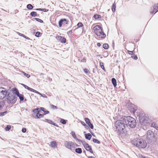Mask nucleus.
I'll list each match as a JSON object with an SVG mask.
<instances>
[{"label":"nucleus","mask_w":158,"mask_h":158,"mask_svg":"<svg viewBox=\"0 0 158 158\" xmlns=\"http://www.w3.org/2000/svg\"><path fill=\"white\" fill-rule=\"evenodd\" d=\"M28 90H29L31 91H32V92H33L34 91V89H33L32 88H31L29 87L28 88V89H27Z\"/></svg>","instance_id":"obj_50"},{"label":"nucleus","mask_w":158,"mask_h":158,"mask_svg":"<svg viewBox=\"0 0 158 158\" xmlns=\"http://www.w3.org/2000/svg\"><path fill=\"white\" fill-rule=\"evenodd\" d=\"M58 38L59 39L61 43H64L66 42V39L65 38L60 36H58Z\"/></svg>","instance_id":"obj_16"},{"label":"nucleus","mask_w":158,"mask_h":158,"mask_svg":"<svg viewBox=\"0 0 158 158\" xmlns=\"http://www.w3.org/2000/svg\"><path fill=\"white\" fill-rule=\"evenodd\" d=\"M75 152L77 153L81 154L82 152V150L81 148H78L75 149Z\"/></svg>","instance_id":"obj_20"},{"label":"nucleus","mask_w":158,"mask_h":158,"mask_svg":"<svg viewBox=\"0 0 158 158\" xmlns=\"http://www.w3.org/2000/svg\"><path fill=\"white\" fill-rule=\"evenodd\" d=\"M116 9V4L114 2L112 6V10L113 12H114L115 11Z\"/></svg>","instance_id":"obj_25"},{"label":"nucleus","mask_w":158,"mask_h":158,"mask_svg":"<svg viewBox=\"0 0 158 158\" xmlns=\"http://www.w3.org/2000/svg\"><path fill=\"white\" fill-rule=\"evenodd\" d=\"M139 120L140 124L146 126L148 124V118L143 112L139 114Z\"/></svg>","instance_id":"obj_6"},{"label":"nucleus","mask_w":158,"mask_h":158,"mask_svg":"<svg viewBox=\"0 0 158 158\" xmlns=\"http://www.w3.org/2000/svg\"><path fill=\"white\" fill-rule=\"evenodd\" d=\"M35 19L38 22H40V23H42L43 22V21L41 19H39V18H35Z\"/></svg>","instance_id":"obj_39"},{"label":"nucleus","mask_w":158,"mask_h":158,"mask_svg":"<svg viewBox=\"0 0 158 158\" xmlns=\"http://www.w3.org/2000/svg\"><path fill=\"white\" fill-rule=\"evenodd\" d=\"M47 122L50 124H52L53 125L55 126H56V127H58V125L57 124L53 123L51 120L48 119Z\"/></svg>","instance_id":"obj_22"},{"label":"nucleus","mask_w":158,"mask_h":158,"mask_svg":"<svg viewBox=\"0 0 158 158\" xmlns=\"http://www.w3.org/2000/svg\"><path fill=\"white\" fill-rule=\"evenodd\" d=\"M30 15L32 17H35L37 16V13L35 12L32 11L31 12L30 14Z\"/></svg>","instance_id":"obj_24"},{"label":"nucleus","mask_w":158,"mask_h":158,"mask_svg":"<svg viewBox=\"0 0 158 158\" xmlns=\"http://www.w3.org/2000/svg\"><path fill=\"white\" fill-rule=\"evenodd\" d=\"M22 73L24 75H25L27 78H29L30 76V75L25 73L24 72H22Z\"/></svg>","instance_id":"obj_40"},{"label":"nucleus","mask_w":158,"mask_h":158,"mask_svg":"<svg viewBox=\"0 0 158 158\" xmlns=\"http://www.w3.org/2000/svg\"><path fill=\"white\" fill-rule=\"evenodd\" d=\"M111 81L113 86L115 87L117 85V82L116 79L114 78H112Z\"/></svg>","instance_id":"obj_17"},{"label":"nucleus","mask_w":158,"mask_h":158,"mask_svg":"<svg viewBox=\"0 0 158 158\" xmlns=\"http://www.w3.org/2000/svg\"><path fill=\"white\" fill-rule=\"evenodd\" d=\"M82 144L87 151H89L91 153H93V152L91 146H89L85 141L82 142Z\"/></svg>","instance_id":"obj_10"},{"label":"nucleus","mask_w":158,"mask_h":158,"mask_svg":"<svg viewBox=\"0 0 158 158\" xmlns=\"http://www.w3.org/2000/svg\"><path fill=\"white\" fill-rule=\"evenodd\" d=\"M84 72L86 73H89V71L88 69H84Z\"/></svg>","instance_id":"obj_43"},{"label":"nucleus","mask_w":158,"mask_h":158,"mask_svg":"<svg viewBox=\"0 0 158 158\" xmlns=\"http://www.w3.org/2000/svg\"><path fill=\"white\" fill-rule=\"evenodd\" d=\"M77 26H78V27H82L83 24L81 23H78L77 24Z\"/></svg>","instance_id":"obj_41"},{"label":"nucleus","mask_w":158,"mask_h":158,"mask_svg":"<svg viewBox=\"0 0 158 158\" xmlns=\"http://www.w3.org/2000/svg\"><path fill=\"white\" fill-rule=\"evenodd\" d=\"M100 65L101 67V68H102V69L103 70H104L105 71V68H104V67L103 65V63L102 62H100Z\"/></svg>","instance_id":"obj_32"},{"label":"nucleus","mask_w":158,"mask_h":158,"mask_svg":"<svg viewBox=\"0 0 158 158\" xmlns=\"http://www.w3.org/2000/svg\"><path fill=\"white\" fill-rule=\"evenodd\" d=\"M15 88H13L12 90L8 92L7 95V99L10 103L14 104L16 102L17 98L16 96L15 93Z\"/></svg>","instance_id":"obj_3"},{"label":"nucleus","mask_w":158,"mask_h":158,"mask_svg":"<svg viewBox=\"0 0 158 158\" xmlns=\"http://www.w3.org/2000/svg\"><path fill=\"white\" fill-rule=\"evenodd\" d=\"M85 138L89 140H90L92 137V135L90 133L85 134Z\"/></svg>","instance_id":"obj_19"},{"label":"nucleus","mask_w":158,"mask_h":158,"mask_svg":"<svg viewBox=\"0 0 158 158\" xmlns=\"http://www.w3.org/2000/svg\"><path fill=\"white\" fill-rule=\"evenodd\" d=\"M81 123L82 125L84 126H85V125H86L85 123L83 121H81Z\"/></svg>","instance_id":"obj_51"},{"label":"nucleus","mask_w":158,"mask_h":158,"mask_svg":"<svg viewBox=\"0 0 158 158\" xmlns=\"http://www.w3.org/2000/svg\"><path fill=\"white\" fill-rule=\"evenodd\" d=\"M66 120L62 118H60V122L63 124H65L66 123Z\"/></svg>","instance_id":"obj_28"},{"label":"nucleus","mask_w":158,"mask_h":158,"mask_svg":"<svg viewBox=\"0 0 158 158\" xmlns=\"http://www.w3.org/2000/svg\"><path fill=\"white\" fill-rule=\"evenodd\" d=\"M88 158H95L93 156H89L88 157Z\"/></svg>","instance_id":"obj_59"},{"label":"nucleus","mask_w":158,"mask_h":158,"mask_svg":"<svg viewBox=\"0 0 158 158\" xmlns=\"http://www.w3.org/2000/svg\"><path fill=\"white\" fill-rule=\"evenodd\" d=\"M38 94H39L41 96H42L43 95L41 93H40L39 92H38Z\"/></svg>","instance_id":"obj_62"},{"label":"nucleus","mask_w":158,"mask_h":158,"mask_svg":"<svg viewBox=\"0 0 158 158\" xmlns=\"http://www.w3.org/2000/svg\"><path fill=\"white\" fill-rule=\"evenodd\" d=\"M97 46L98 47H100L101 46V44L99 43H98L97 44Z\"/></svg>","instance_id":"obj_53"},{"label":"nucleus","mask_w":158,"mask_h":158,"mask_svg":"<svg viewBox=\"0 0 158 158\" xmlns=\"http://www.w3.org/2000/svg\"><path fill=\"white\" fill-rule=\"evenodd\" d=\"M100 16V15L96 14L94 16V18L95 19H99Z\"/></svg>","instance_id":"obj_35"},{"label":"nucleus","mask_w":158,"mask_h":158,"mask_svg":"<svg viewBox=\"0 0 158 158\" xmlns=\"http://www.w3.org/2000/svg\"><path fill=\"white\" fill-rule=\"evenodd\" d=\"M33 92H35V93H36L38 94L39 92H38V91H36L35 90H34Z\"/></svg>","instance_id":"obj_58"},{"label":"nucleus","mask_w":158,"mask_h":158,"mask_svg":"<svg viewBox=\"0 0 158 158\" xmlns=\"http://www.w3.org/2000/svg\"><path fill=\"white\" fill-rule=\"evenodd\" d=\"M114 126L116 129L115 131L117 132L118 135L123 134L124 132L126 125L122 117L120 120L115 122Z\"/></svg>","instance_id":"obj_1"},{"label":"nucleus","mask_w":158,"mask_h":158,"mask_svg":"<svg viewBox=\"0 0 158 158\" xmlns=\"http://www.w3.org/2000/svg\"><path fill=\"white\" fill-rule=\"evenodd\" d=\"M42 8H37L35 9L37 10H40L41 11Z\"/></svg>","instance_id":"obj_55"},{"label":"nucleus","mask_w":158,"mask_h":158,"mask_svg":"<svg viewBox=\"0 0 158 158\" xmlns=\"http://www.w3.org/2000/svg\"><path fill=\"white\" fill-rule=\"evenodd\" d=\"M63 21H64V24H67L68 23V21H67L66 19H61L59 21L58 23L59 26L60 27H61L62 26V24L64 23Z\"/></svg>","instance_id":"obj_15"},{"label":"nucleus","mask_w":158,"mask_h":158,"mask_svg":"<svg viewBox=\"0 0 158 158\" xmlns=\"http://www.w3.org/2000/svg\"><path fill=\"white\" fill-rule=\"evenodd\" d=\"M11 128V126L10 125H7L5 128V130L6 131H9Z\"/></svg>","instance_id":"obj_37"},{"label":"nucleus","mask_w":158,"mask_h":158,"mask_svg":"<svg viewBox=\"0 0 158 158\" xmlns=\"http://www.w3.org/2000/svg\"><path fill=\"white\" fill-rule=\"evenodd\" d=\"M27 7L29 10H31L33 8V6L31 4H28L27 5Z\"/></svg>","instance_id":"obj_26"},{"label":"nucleus","mask_w":158,"mask_h":158,"mask_svg":"<svg viewBox=\"0 0 158 158\" xmlns=\"http://www.w3.org/2000/svg\"><path fill=\"white\" fill-rule=\"evenodd\" d=\"M44 114H41L39 113V112H38L37 113V114L36 115V116L37 118H42L43 117Z\"/></svg>","instance_id":"obj_21"},{"label":"nucleus","mask_w":158,"mask_h":158,"mask_svg":"<svg viewBox=\"0 0 158 158\" xmlns=\"http://www.w3.org/2000/svg\"><path fill=\"white\" fill-rule=\"evenodd\" d=\"M135 111H136V110L135 109H133L132 110H131V111H132L133 113H134L135 112Z\"/></svg>","instance_id":"obj_57"},{"label":"nucleus","mask_w":158,"mask_h":158,"mask_svg":"<svg viewBox=\"0 0 158 158\" xmlns=\"http://www.w3.org/2000/svg\"><path fill=\"white\" fill-rule=\"evenodd\" d=\"M48 10L47 9H45V8L42 9V10H41V11H44V12H47Z\"/></svg>","instance_id":"obj_47"},{"label":"nucleus","mask_w":158,"mask_h":158,"mask_svg":"<svg viewBox=\"0 0 158 158\" xmlns=\"http://www.w3.org/2000/svg\"><path fill=\"white\" fill-rule=\"evenodd\" d=\"M48 120V119H46L44 120H43V121L44 122H47Z\"/></svg>","instance_id":"obj_56"},{"label":"nucleus","mask_w":158,"mask_h":158,"mask_svg":"<svg viewBox=\"0 0 158 158\" xmlns=\"http://www.w3.org/2000/svg\"><path fill=\"white\" fill-rule=\"evenodd\" d=\"M39 108H37L36 109H34L33 110V112L34 113H36V114L38 113V112H39Z\"/></svg>","instance_id":"obj_38"},{"label":"nucleus","mask_w":158,"mask_h":158,"mask_svg":"<svg viewBox=\"0 0 158 158\" xmlns=\"http://www.w3.org/2000/svg\"><path fill=\"white\" fill-rule=\"evenodd\" d=\"M38 94H39L41 96H42L43 95L41 93H40L39 92H38Z\"/></svg>","instance_id":"obj_60"},{"label":"nucleus","mask_w":158,"mask_h":158,"mask_svg":"<svg viewBox=\"0 0 158 158\" xmlns=\"http://www.w3.org/2000/svg\"><path fill=\"white\" fill-rule=\"evenodd\" d=\"M85 120L86 123L88 125L89 127L91 129H93L94 128L93 125L91 123L89 119L88 118H85Z\"/></svg>","instance_id":"obj_14"},{"label":"nucleus","mask_w":158,"mask_h":158,"mask_svg":"<svg viewBox=\"0 0 158 158\" xmlns=\"http://www.w3.org/2000/svg\"><path fill=\"white\" fill-rule=\"evenodd\" d=\"M18 34L20 36H22L23 37H24V38H25V39H29V38L26 36H25V35H24L23 34H22L21 33H20L19 32H18Z\"/></svg>","instance_id":"obj_29"},{"label":"nucleus","mask_w":158,"mask_h":158,"mask_svg":"<svg viewBox=\"0 0 158 158\" xmlns=\"http://www.w3.org/2000/svg\"><path fill=\"white\" fill-rule=\"evenodd\" d=\"M71 134L74 139L75 138H76L77 137L76 135L75 134V132L74 131H72L71 132Z\"/></svg>","instance_id":"obj_34"},{"label":"nucleus","mask_w":158,"mask_h":158,"mask_svg":"<svg viewBox=\"0 0 158 158\" xmlns=\"http://www.w3.org/2000/svg\"><path fill=\"white\" fill-rule=\"evenodd\" d=\"M7 113V112H6V111L0 112V116H3L5 114H6Z\"/></svg>","instance_id":"obj_36"},{"label":"nucleus","mask_w":158,"mask_h":158,"mask_svg":"<svg viewBox=\"0 0 158 158\" xmlns=\"http://www.w3.org/2000/svg\"><path fill=\"white\" fill-rule=\"evenodd\" d=\"M38 94H39L41 96H42L43 95L41 93H40L39 92H38Z\"/></svg>","instance_id":"obj_63"},{"label":"nucleus","mask_w":158,"mask_h":158,"mask_svg":"<svg viewBox=\"0 0 158 158\" xmlns=\"http://www.w3.org/2000/svg\"><path fill=\"white\" fill-rule=\"evenodd\" d=\"M22 131L23 132L25 133L26 131V129L25 128H22Z\"/></svg>","instance_id":"obj_49"},{"label":"nucleus","mask_w":158,"mask_h":158,"mask_svg":"<svg viewBox=\"0 0 158 158\" xmlns=\"http://www.w3.org/2000/svg\"><path fill=\"white\" fill-rule=\"evenodd\" d=\"M132 142L134 145L139 148H145L147 145L145 140L140 139H135L132 141Z\"/></svg>","instance_id":"obj_4"},{"label":"nucleus","mask_w":158,"mask_h":158,"mask_svg":"<svg viewBox=\"0 0 158 158\" xmlns=\"http://www.w3.org/2000/svg\"><path fill=\"white\" fill-rule=\"evenodd\" d=\"M149 125L151 127H153L156 130H158V125L157 124L151 120H150V122H149Z\"/></svg>","instance_id":"obj_13"},{"label":"nucleus","mask_w":158,"mask_h":158,"mask_svg":"<svg viewBox=\"0 0 158 158\" xmlns=\"http://www.w3.org/2000/svg\"><path fill=\"white\" fill-rule=\"evenodd\" d=\"M95 33L99 38H103L106 37V34L102 31V29L100 26L97 25L93 28Z\"/></svg>","instance_id":"obj_5"},{"label":"nucleus","mask_w":158,"mask_h":158,"mask_svg":"<svg viewBox=\"0 0 158 158\" xmlns=\"http://www.w3.org/2000/svg\"><path fill=\"white\" fill-rule=\"evenodd\" d=\"M133 51H130L128 50V53L129 54L131 55H132L133 54Z\"/></svg>","instance_id":"obj_46"},{"label":"nucleus","mask_w":158,"mask_h":158,"mask_svg":"<svg viewBox=\"0 0 158 158\" xmlns=\"http://www.w3.org/2000/svg\"><path fill=\"white\" fill-rule=\"evenodd\" d=\"M14 92L15 93L16 95L18 97H19L20 101H23V100L24 99L23 95L22 94H20L18 89L16 88H15V91Z\"/></svg>","instance_id":"obj_12"},{"label":"nucleus","mask_w":158,"mask_h":158,"mask_svg":"<svg viewBox=\"0 0 158 158\" xmlns=\"http://www.w3.org/2000/svg\"><path fill=\"white\" fill-rule=\"evenodd\" d=\"M4 105V104L3 102L2 101L0 102V110L2 108Z\"/></svg>","instance_id":"obj_33"},{"label":"nucleus","mask_w":158,"mask_h":158,"mask_svg":"<svg viewBox=\"0 0 158 158\" xmlns=\"http://www.w3.org/2000/svg\"><path fill=\"white\" fill-rule=\"evenodd\" d=\"M41 110L44 112L45 113V114H48L49 113V111L48 110H46L45 109L44 107H41L40 108Z\"/></svg>","instance_id":"obj_23"},{"label":"nucleus","mask_w":158,"mask_h":158,"mask_svg":"<svg viewBox=\"0 0 158 158\" xmlns=\"http://www.w3.org/2000/svg\"><path fill=\"white\" fill-rule=\"evenodd\" d=\"M89 126H87L86 124L85 125V127L87 129L89 128Z\"/></svg>","instance_id":"obj_52"},{"label":"nucleus","mask_w":158,"mask_h":158,"mask_svg":"<svg viewBox=\"0 0 158 158\" xmlns=\"http://www.w3.org/2000/svg\"><path fill=\"white\" fill-rule=\"evenodd\" d=\"M38 94H39L41 96H42L43 95L41 93H40L39 92H38Z\"/></svg>","instance_id":"obj_61"},{"label":"nucleus","mask_w":158,"mask_h":158,"mask_svg":"<svg viewBox=\"0 0 158 158\" xmlns=\"http://www.w3.org/2000/svg\"><path fill=\"white\" fill-rule=\"evenodd\" d=\"M22 85L23 86H24V87L26 88V89H28V88L29 87H28L27 86L25 85V84H22Z\"/></svg>","instance_id":"obj_48"},{"label":"nucleus","mask_w":158,"mask_h":158,"mask_svg":"<svg viewBox=\"0 0 158 158\" xmlns=\"http://www.w3.org/2000/svg\"><path fill=\"white\" fill-rule=\"evenodd\" d=\"M148 131H147V136H148Z\"/></svg>","instance_id":"obj_64"},{"label":"nucleus","mask_w":158,"mask_h":158,"mask_svg":"<svg viewBox=\"0 0 158 158\" xmlns=\"http://www.w3.org/2000/svg\"><path fill=\"white\" fill-rule=\"evenodd\" d=\"M75 139L76 141H78L79 142H81L82 143V142H85V141H84L81 140L77 138V137L76 138H75Z\"/></svg>","instance_id":"obj_45"},{"label":"nucleus","mask_w":158,"mask_h":158,"mask_svg":"<svg viewBox=\"0 0 158 158\" xmlns=\"http://www.w3.org/2000/svg\"><path fill=\"white\" fill-rule=\"evenodd\" d=\"M9 91L6 89L3 88H0V99H2L5 98L7 95Z\"/></svg>","instance_id":"obj_8"},{"label":"nucleus","mask_w":158,"mask_h":158,"mask_svg":"<svg viewBox=\"0 0 158 158\" xmlns=\"http://www.w3.org/2000/svg\"><path fill=\"white\" fill-rule=\"evenodd\" d=\"M64 145L66 148L70 149L72 151L74 150V149L73 148L75 147V145L77 146H78L77 144L70 141H65L64 142Z\"/></svg>","instance_id":"obj_9"},{"label":"nucleus","mask_w":158,"mask_h":158,"mask_svg":"<svg viewBox=\"0 0 158 158\" xmlns=\"http://www.w3.org/2000/svg\"><path fill=\"white\" fill-rule=\"evenodd\" d=\"M42 97H43L44 98H47V96L46 95H45L44 94H43V95L42 96Z\"/></svg>","instance_id":"obj_54"},{"label":"nucleus","mask_w":158,"mask_h":158,"mask_svg":"<svg viewBox=\"0 0 158 158\" xmlns=\"http://www.w3.org/2000/svg\"><path fill=\"white\" fill-rule=\"evenodd\" d=\"M123 121L127 127L131 128H135L136 126V121L133 118L130 116H124L122 117Z\"/></svg>","instance_id":"obj_2"},{"label":"nucleus","mask_w":158,"mask_h":158,"mask_svg":"<svg viewBox=\"0 0 158 158\" xmlns=\"http://www.w3.org/2000/svg\"><path fill=\"white\" fill-rule=\"evenodd\" d=\"M156 139L157 137L155 136L154 132L149 130V143L153 144L156 141Z\"/></svg>","instance_id":"obj_7"},{"label":"nucleus","mask_w":158,"mask_h":158,"mask_svg":"<svg viewBox=\"0 0 158 158\" xmlns=\"http://www.w3.org/2000/svg\"><path fill=\"white\" fill-rule=\"evenodd\" d=\"M103 48L105 49H107L109 48V45L107 44H104L103 45Z\"/></svg>","instance_id":"obj_27"},{"label":"nucleus","mask_w":158,"mask_h":158,"mask_svg":"<svg viewBox=\"0 0 158 158\" xmlns=\"http://www.w3.org/2000/svg\"><path fill=\"white\" fill-rule=\"evenodd\" d=\"M158 11V3L157 4L153 5L151 8V11L150 13L152 14H154Z\"/></svg>","instance_id":"obj_11"},{"label":"nucleus","mask_w":158,"mask_h":158,"mask_svg":"<svg viewBox=\"0 0 158 158\" xmlns=\"http://www.w3.org/2000/svg\"><path fill=\"white\" fill-rule=\"evenodd\" d=\"M50 145L51 147L55 148L56 147V143L55 141H52L50 143Z\"/></svg>","instance_id":"obj_18"},{"label":"nucleus","mask_w":158,"mask_h":158,"mask_svg":"<svg viewBox=\"0 0 158 158\" xmlns=\"http://www.w3.org/2000/svg\"><path fill=\"white\" fill-rule=\"evenodd\" d=\"M93 142L94 143H96L98 144H100V141L98 140L97 139L94 138L93 139Z\"/></svg>","instance_id":"obj_31"},{"label":"nucleus","mask_w":158,"mask_h":158,"mask_svg":"<svg viewBox=\"0 0 158 158\" xmlns=\"http://www.w3.org/2000/svg\"><path fill=\"white\" fill-rule=\"evenodd\" d=\"M51 107L53 109H57V107L56 106L53 105H52L51 106Z\"/></svg>","instance_id":"obj_42"},{"label":"nucleus","mask_w":158,"mask_h":158,"mask_svg":"<svg viewBox=\"0 0 158 158\" xmlns=\"http://www.w3.org/2000/svg\"><path fill=\"white\" fill-rule=\"evenodd\" d=\"M40 32L37 31V32L35 34V36L36 37H39V35H40Z\"/></svg>","instance_id":"obj_44"},{"label":"nucleus","mask_w":158,"mask_h":158,"mask_svg":"<svg viewBox=\"0 0 158 158\" xmlns=\"http://www.w3.org/2000/svg\"><path fill=\"white\" fill-rule=\"evenodd\" d=\"M131 56L132 58L135 60L137 59H138L137 56L136 55H135L134 53L132 54V55H131Z\"/></svg>","instance_id":"obj_30"}]
</instances>
